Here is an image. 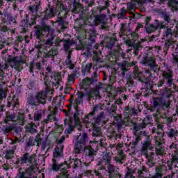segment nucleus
Wrapping results in <instances>:
<instances>
[{
    "label": "nucleus",
    "mask_w": 178,
    "mask_h": 178,
    "mask_svg": "<svg viewBox=\"0 0 178 178\" xmlns=\"http://www.w3.org/2000/svg\"><path fill=\"white\" fill-rule=\"evenodd\" d=\"M96 0H82V3L77 2L76 0L73 1L72 10L73 13H79L80 20H82L84 24L88 26H99L105 23L106 15L102 14L101 10L98 8H92L90 12L92 15H88L87 13L90 10L89 8H92L95 5Z\"/></svg>",
    "instance_id": "1"
},
{
    "label": "nucleus",
    "mask_w": 178,
    "mask_h": 178,
    "mask_svg": "<svg viewBox=\"0 0 178 178\" xmlns=\"http://www.w3.org/2000/svg\"><path fill=\"white\" fill-rule=\"evenodd\" d=\"M43 13L44 15H41L40 19H39L40 20V25H36L33 27L34 35L36 38H42L44 37V33H48L49 34L51 26L47 25V20L55 17L58 13V9L54 6H51L49 3Z\"/></svg>",
    "instance_id": "2"
},
{
    "label": "nucleus",
    "mask_w": 178,
    "mask_h": 178,
    "mask_svg": "<svg viewBox=\"0 0 178 178\" xmlns=\"http://www.w3.org/2000/svg\"><path fill=\"white\" fill-rule=\"evenodd\" d=\"M170 97H172V90L168 88L163 89L161 97H153L150 112L161 113V111H169L172 104Z\"/></svg>",
    "instance_id": "3"
},
{
    "label": "nucleus",
    "mask_w": 178,
    "mask_h": 178,
    "mask_svg": "<svg viewBox=\"0 0 178 178\" xmlns=\"http://www.w3.org/2000/svg\"><path fill=\"white\" fill-rule=\"evenodd\" d=\"M88 134L84 131L82 134L81 133H78L76 136H74L73 142L75 143V154H81V152L85 151L86 155H88L89 158H92V156H95V151L91 146H89L86 149V145L88 144Z\"/></svg>",
    "instance_id": "4"
},
{
    "label": "nucleus",
    "mask_w": 178,
    "mask_h": 178,
    "mask_svg": "<svg viewBox=\"0 0 178 178\" xmlns=\"http://www.w3.org/2000/svg\"><path fill=\"white\" fill-rule=\"evenodd\" d=\"M29 15L25 14L19 24L23 33H27L33 26H35V24H37V17H40V19H41V15H38L40 4L30 6L29 7Z\"/></svg>",
    "instance_id": "5"
},
{
    "label": "nucleus",
    "mask_w": 178,
    "mask_h": 178,
    "mask_svg": "<svg viewBox=\"0 0 178 178\" xmlns=\"http://www.w3.org/2000/svg\"><path fill=\"white\" fill-rule=\"evenodd\" d=\"M101 108L96 105L93 106L92 111L86 115L83 119V123L87 127H90V123L94 126H101L105 122V112L102 111L99 115L95 116V113L99 111Z\"/></svg>",
    "instance_id": "6"
},
{
    "label": "nucleus",
    "mask_w": 178,
    "mask_h": 178,
    "mask_svg": "<svg viewBox=\"0 0 178 178\" xmlns=\"http://www.w3.org/2000/svg\"><path fill=\"white\" fill-rule=\"evenodd\" d=\"M47 104V92H38L35 95H31L26 98V106L31 109H37L40 105Z\"/></svg>",
    "instance_id": "7"
},
{
    "label": "nucleus",
    "mask_w": 178,
    "mask_h": 178,
    "mask_svg": "<svg viewBox=\"0 0 178 178\" xmlns=\"http://www.w3.org/2000/svg\"><path fill=\"white\" fill-rule=\"evenodd\" d=\"M161 79L156 83V87L159 90H161L162 87H165V88H169V87H172V86H175V79H173V71L170 70L162 71L161 73Z\"/></svg>",
    "instance_id": "8"
},
{
    "label": "nucleus",
    "mask_w": 178,
    "mask_h": 178,
    "mask_svg": "<svg viewBox=\"0 0 178 178\" xmlns=\"http://www.w3.org/2000/svg\"><path fill=\"white\" fill-rule=\"evenodd\" d=\"M88 41L82 42L81 46L76 47L77 51H87L90 54L91 47L95 44L97 40V31L95 29H90L86 32Z\"/></svg>",
    "instance_id": "9"
},
{
    "label": "nucleus",
    "mask_w": 178,
    "mask_h": 178,
    "mask_svg": "<svg viewBox=\"0 0 178 178\" xmlns=\"http://www.w3.org/2000/svg\"><path fill=\"white\" fill-rule=\"evenodd\" d=\"M16 113L10 111H8L6 113L4 125H3V130H4L5 133H9V131H12V130H13L16 133L15 136H20V133H22L20 128H17L13 124L9 123V122H16Z\"/></svg>",
    "instance_id": "10"
},
{
    "label": "nucleus",
    "mask_w": 178,
    "mask_h": 178,
    "mask_svg": "<svg viewBox=\"0 0 178 178\" xmlns=\"http://www.w3.org/2000/svg\"><path fill=\"white\" fill-rule=\"evenodd\" d=\"M140 63H142V65H145V66H148L150 72H153L150 73V75H149V77L155 79L159 76V68H158V64H156L155 58L143 56L140 59Z\"/></svg>",
    "instance_id": "11"
},
{
    "label": "nucleus",
    "mask_w": 178,
    "mask_h": 178,
    "mask_svg": "<svg viewBox=\"0 0 178 178\" xmlns=\"http://www.w3.org/2000/svg\"><path fill=\"white\" fill-rule=\"evenodd\" d=\"M152 19V18L150 16L147 17L145 19V29L147 34H151V33H155V31H161V30H163V22H161L159 19H155L154 22L151 24L149 22H151Z\"/></svg>",
    "instance_id": "12"
},
{
    "label": "nucleus",
    "mask_w": 178,
    "mask_h": 178,
    "mask_svg": "<svg viewBox=\"0 0 178 178\" xmlns=\"http://www.w3.org/2000/svg\"><path fill=\"white\" fill-rule=\"evenodd\" d=\"M64 126L67 128L65 130V133L67 134H72L76 129V126H80V117L74 114L73 117H69L68 119L65 118L64 120Z\"/></svg>",
    "instance_id": "13"
},
{
    "label": "nucleus",
    "mask_w": 178,
    "mask_h": 178,
    "mask_svg": "<svg viewBox=\"0 0 178 178\" xmlns=\"http://www.w3.org/2000/svg\"><path fill=\"white\" fill-rule=\"evenodd\" d=\"M58 18L56 22L58 26H61V27L65 28V22L63 19V17L66 16V13H67V8L65 6L63 3H60L58 8Z\"/></svg>",
    "instance_id": "14"
},
{
    "label": "nucleus",
    "mask_w": 178,
    "mask_h": 178,
    "mask_svg": "<svg viewBox=\"0 0 178 178\" xmlns=\"http://www.w3.org/2000/svg\"><path fill=\"white\" fill-rule=\"evenodd\" d=\"M28 119H31V120H33L31 118V114H30V110L29 108L26 109H20L19 110L17 115H16V122H18L21 126L24 125V123H26V118Z\"/></svg>",
    "instance_id": "15"
},
{
    "label": "nucleus",
    "mask_w": 178,
    "mask_h": 178,
    "mask_svg": "<svg viewBox=\"0 0 178 178\" xmlns=\"http://www.w3.org/2000/svg\"><path fill=\"white\" fill-rule=\"evenodd\" d=\"M27 164L35 168V154L26 152L21 156V166H24V165Z\"/></svg>",
    "instance_id": "16"
},
{
    "label": "nucleus",
    "mask_w": 178,
    "mask_h": 178,
    "mask_svg": "<svg viewBox=\"0 0 178 178\" xmlns=\"http://www.w3.org/2000/svg\"><path fill=\"white\" fill-rule=\"evenodd\" d=\"M35 172L34 165H29L25 171H20V169L17 174L16 178H33V175Z\"/></svg>",
    "instance_id": "17"
},
{
    "label": "nucleus",
    "mask_w": 178,
    "mask_h": 178,
    "mask_svg": "<svg viewBox=\"0 0 178 178\" xmlns=\"http://www.w3.org/2000/svg\"><path fill=\"white\" fill-rule=\"evenodd\" d=\"M62 168L63 169H70V167L67 165L66 161L59 163L56 160H53L52 170L54 172H59Z\"/></svg>",
    "instance_id": "18"
},
{
    "label": "nucleus",
    "mask_w": 178,
    "mask_h": 178,
    "mask_svg": "<svg viewBox=\"0 0 178 178\" xmlns=\"http://www.w3.org/2000/svg\"><path fill=\"white\" fill-rule=\"evenodd\" d=\"M8 108H12L13 111H17L19 106H20V103L19 102V99L16 97H12L11 99L7 102Z\"/></svg>",
    "instance_id": "19"
},
{
    "label": "nucleus",
    "mask_w": 178,
    "mask_h": 178,
    "mask_svg": "<svg viewBox=\"0 0 178 178\" xmlns=\"http://www.w3.org/2000/svg\"><path fill=\"white\" fill-rule=\"evenodd\" d=\"M58 52V49L55 47H52L49 51H44L43 53V57L45 59L50 58L52 62H55V56H56V53Z\"/></svg>",
    "instance_id": "20"
},
{
    "label": "nucleus",
    "mask_w": 178,
    "mask_h": 178,
    "mask_svg": "<svg viewBox=\"0 0 178 178\" xmlns=\"http://www.w3.org/2000/svg\"><path fill=\"white\" fill-rule=\"evenodd\" d=\"M107 169L106 172L108 174V178H119L120 177V173L115 172V165H112L111 163L107 164Z\"/></svg>",
    "instance_id": "21"
},
{
    "label": "nucleus",
    "mask_w": 178,
    "mask_h": 178,
    "mask_svg": "<svg viewBox=\"0 0 178 178\" xmlns=\"http://www.w3.org/2000/svg\"><path fill=\"white\" fill-rule=\"evenodd\" d=\"M94 83H97V79H90L89 77H87L86 79L82 80L81 86V88L84 89V91H87L91 84H94Z\"/></svg>",
    "instance_id": "22"
},
{
    "label": "nucleus",
    "mask_w": 178,
    "mask_h": 178,
    "mask_svg": "<svg viewBox=\"0 0 178 178\" xmlns=\"http://www.w3.org/2000/svg\"><path fill=\"white\" fill-rule=\"evenodd\" d=\"M99 125H94L90 122L89 127H86L87 129L92 127V137H102V132H101V128Z\"/></svg>",
    "instance_id": "23"
},
{
    "label": "nucleus",
    "mask_w": 178,
    "mask_h": 178,
    "mask_svg": "<svg viewBox=\"0 0 178 178\" xmlns=\"http://www.w3.org/2000/svg\"><path fill=\"white\" fill-rule=\"evenodd\" d=\"M56 38V35L54 33H51L47 35V39L44 42L45 49H47V48H50V47H52L54 44H55Z\"/></svg>",
    "instance_id": "24"
},
{
    "label": "nucleus",
    "mask_w": 178,
    "mask_h": 178,
    "mask_svg": "<svg viewBox=\"0 0 178 178\" xmlns=\"http://www.w3.org/2000/svg\"><path fill=\"white\" fill-rule=\"evenodd\" d=\"M143 87L146 92H148V91H152V90H154V81L151 79H147L143 82Z\"/></svg>",
    "instance_id": "25"
},
{
    "label": "nucleus",
    "mask_w": 178,
    "mask_h": 178,
    "mask_svg": "<svg viewBox=\"0 0 178 178\" xmlns=\"http://www.w3.org/2000/svg\"><path fill=\"white\" fill-rule=\"evenodd\" d=\"M0 31L2 34H8V35H9V34H11V35H13V34H15L16 33V30L9 29V27L5 25V24H0Z\"/></svg>",
    "instance_id": "26"
},
{
    "label": "nucleus",
    "mask_w": 178,
    "mask_h": 178,
    "mask_svg": "<svg viewBox=\"0 0 178 178\" xmlns=\"http://www.w3.org/2000/svg\"><path fill=\"white\" fill-rule=\"evenodd\" d=\"M161 19H163V21H161V22L163 23V29H165V27H168V26H169V23H170V16L168 15V13L162 11L161 13Z\"/></svg>",
    "instance_id": "27"
},
{
    "label": "nucleus",
    "mask_w": 178,
    "mask_h": 178,
    "mask_svg": "<svg viewBox=\"0 0 178 178\" xmlns=\"http://www.w3.org/2000/svg\"><path fill=\"white\" fill-rule=\"evenodd\" d=\"M126 159V154H124V150H120L117 156L114 157V161L117 162V163H123V161Z\"/></svg>",
    "instance_id": "28"
},
{
    "label": "nucleus",
    "mask_w": 178,
    "mask_h": 178,
    "mask_svg": "<svg viewBox=\"0 0 178 178\" xmlns=\"http://www.w3.org/2000/svg\"><path fill=\"white\" fill-rule=\"evenodd\" d=\"M115 120L117 123V127L118 129H123V127L126 124V121L123 120V117L120 115H118L115 117Z\"/></svg>",
    "instance_id": "29"
},
{
    "label": "nucleus",
    "mask_w": 178,
    "mask_h": 178,
    "mask_svg": "<svg viewBox=\"0 0 178 178\" xmlns=\"http://www.w3.org/2000/svg\"><path fill=\"white\" fill-rule=\"evenodd\" d=\"M63 148H65L63 145H60V147H55L54 152H53L54 158H61V156H63Z\"/></svg>",
    "instance_id": "30"
},
{
    "label": "nucleus",
    "mask_w": 178,
    "mask_h": 178,
    "mask_svg": "<svg viewBox=\"0 0 178 178\" xmlns=\"http://www.w3.org/2000/svg\"><path fill=\"white\" fill-rule=\"evenodd\" d=\"M111 74L108 76V85L113 86L116 81V70L115 68L111 70Z\"/></svg>",
    "instance_id": "31"
},
{
    "label": "nucleus",
    "mask_w": 178,
    "mask_h": 178,
    "mask_svg": "<svg viewBox=\"0 0 178 178\" xmlns=\"http://www.w3.org/2000/svg\"><path fill=\"white\" fill-rule=\"evenodd\" d=\"M25 130L27 133L34 134V133H37V125L33 122H31L26 125Z\"/></svg>",
    "instance_id": "32"
},
{
    "label": "nucleus",
    "mask_w": 178,
    "mask_h": 178,
    "mask_svg": "<svg viewBox=\"0 0 178 178\" xmlns=\"http://www.w3.org/2000/svg\"><path fill=\"white\" fill-rule=\"evenodd\" d=\"M113 56L115 60L119 61L120 59H124V57L126 56V54L123 53V51H120L119 50H115Z\"/></svg>",
    "instance_id": "33"
},
{
    "label": "nucleus",
    "mask_w": 178,
    "mask_h": 178,
    "mask_svg": "<svg viewBox=\"0 0 178 178\" xmlns=\"http://www.w3.org/2000/svg\"><path fill=\"white\" fill-rule=\"evenodd\" d=\"M147 126L145 124H136L134 126V134L137 136V133L140 131V134L143 133V130L145 129Z\"/></svg>",
    "instance_id": "34"
},
{
    "label": "nucleus",
    "mask_w": 178,
    "mask_h": 178,
    "mask_svg": "<svg viewBox=\"0 0 178 178\" xmlns=\"http://www.w3.org/2000/svg\"><path fill=\"white\" fill-rule=\"evenodd\" d=\"M91 67H92V63H88L86 65L85 67L82 69L83 76H88L91 73Z\"/></svg>",
    "instance_id": "35"
},
{
    "label": "nucleus",
    "mask_w": 178,
    "mask_h": 178,
    "mask_svg": "<svg viewBox=\"0 0 178 178\" xmlns=\"http://www.w3.org/2000/svg\"><path fill=\"white\" fill-rule=\"evenodd\" d=\"M143 147L147 148L149 150L152 149V145H151V138H149V136H146V138L143 143Z\"/></svg>",
    "instance_id": "36"
},
{
    "label": "nucleus",
    "mask_w": 178,
    "mask_h": 178,
    "mask_svg": "<svg viewBox=\"0 0 178 178\" xmlns=\"http://www.w3.org/2000/svg\"><path fill=\"white\" fill-rule=\"evenodd\" d=\"M127 15V10H126V8L123 7L120 9V13L117 15L118 19H121L123 20V19H126V16Z\"/></svg>",
    "instance_id": "37"
},
{
    "label": "nucleus",
    "mask_w": 178,
    "mask_h": 178,
    "mask_svg": "<svg viewBox=\"0 0 178 178\" xmlns=\"http://www.w3.org/2000/svg\"><path fill=\"white\" fill-rule=\"evenodd\" d=\"M20 136V134L19 135H17L16 136V140H12L10 144L11 145H13L12 147V149H10L11 151H16V148H17V144H19V143H20V139H17V137Z\"/></svg>",
    "instance_id": "38"
},
{
    "label": "nucleus",
    "mask_w": 178,
    "mask_h": 178,
    "mask_svg": "<svg viewBox=\"0 0 178 178\" xmlns=\"http://www.w3.org/2000/svg\"><path fill=\"white\" fill-rule=\"evenodd\" d=\"M167 136L169 138H173V137H177L178 131L177 129H175L171 128L168 131H167Z\"/></svg>",
    "instance_id": "39"
},
{
    "label": "nucleus",
    "mask_w": 178,
    "mask_h": 178,
    "mask_svg": "<svg viewBox=\"0 0 178 178\" xmlns=\"http://www.w3.org/2000/svg\"><path fill=\"white\" fill-rule=\"evenodd\" d=\"M65 65L70 70H73V69H74V65H73V61H72L71 56H67V58L65 60Z\"/></svg>",
    "instance_id": "40"
},
{
    "label": "nucleus",
    "mask_w": 178,
    "mask_h": 178,
    "mask_svg": "<svg viewBox=\"0 0 178 178\" xmlns=\"http://www.w3.org/2000/svg\"><path fill=\"white\" fill-rule=\"evenodd\" d=\"M38 70H35V65L34 63H31L30 66H29V72L32 76H37L38 74Z\"/></svg>",
    "instance_id": "41"
},
{
    "label": "nucleus",
    "mask_w": 178,
    "mask_h": 178,
    "mask_svg": "<svg viewBox=\"0 0 178 178\" xmlns=\"http://www.w3.org/2000/svg\"><path fill=\"white\" fill-rule=\"evenodd\" d=\"M14 155H15V151L9 149L6 152L4 158L7 161H9V159H12V158H13Z\"/></svg>",
    "instance_id": "42"
},
{
    "label": "nucleus",
    "mask_w": 178,
    "mask_h": 178,
    "mask_svg": "<svg viewBox=\"0 0 178 178\" xmlns=\"http://www.w3.org/2000/svg\"><path fill=\"white\" fill-rule=\"evenodd\" d=\"M70 47H72V40H65L63 44L64 51H65V52H69V51H70Z\"/></svg>",
    "instance_id": "43"
},
{
    "label": "nucleus",
    "mask_w": 178,
    "mask_h": 178,
    "mask_svg": "<svg viewBox=\"0 0 178 178\" xmlns=\"http://www.w3.org/2000/svg\"><path fill=\"white\" fill-rule=\"evenodd\" d=\"M175 44V42H173L172 40H166L165 42V45H164V51H168L169 49L170 48V47H172V48H173V44Z\"/></svg>",
    "instance_id": "44"
},
{
    "label": "nucleus",
    "mask_w": 178,
    "mask_h": 178,
    "mask_svg": "<svg viewBox=\"0 0 178 178\" xmlns=\"http://www.w3.org/2000/svg\"><path fill=\"white\" fill-rule=\"evenodd\" d=\"M165 37L166 40H172L173 38V31H172V29L168 28L165 31Z\"/></svg>",
    "instance_id": "45"
},
{
    "label": "nucleus",
    "mask_w": 178,
    "mask_h": 178,
    "mask_svg": "<svg viewBox=\"0 0 178 178\" xmlns=\"http://www.w3.org/2000/svg\"><path fill=\"white\" fill-rule=\"evenodd\" d=\"M127 6L129 12H134V10L136 9V7L137 6V3H136V1H131L130 3H127Z\"/></svg>",
    "instance_id": "46"
},
{
    "label": "nucleus",
    "mask_w": 178,
    "mask_h": 178,
    "mask_svg": "<svg viewBox=\"0 0 178 178\" xmlns=\"http://www.w3.org/2000/svg\"><path fill=\"white\" fill-rule=\"evenodd\" d=\"M103 161H105L106 162V165L108 163H111V161H112V156H111V153H106L103 156Z\"/></svg>",
    "instance_id": "47"
},
{
    "label": "nucleus",
    "mask_w": 178,
    "mask_h": 178,
    "mask_svg": "<svg viewBox=\"0 0 178 178\" xmlns=\"http://www.w3.org/2000/svg\"><path fill=\"white\" fill-rule=\"evenodd\" d=\"M16 19H17V17H14L13 15L9 14L7 15V22L10 24H12L13 23H16Z\"/></svg>",
    "instance_id": "48"
},
{
    "label": "nucleus",
    "mask_w": 178,
    "mask_h": 178,
    "mask_svg": "<svg viewBox=\"0 0 178 178\" xmlns=\"http://www.w3.org/2000/svg\"><path fill=\"white\" fill-rule=\"evenodd\" d=\"M42 140L43 139L42 138H41V135L38 134L35 138V143H36V146L40 147V145H41V143H42Z\"/></svg>",
    "instance_id": "49"
},
{
    "label": "nucleus",
    "mask_w": 178,
    "mask_h": 178,
    "mask_svg": "<svg viewBox=\"0 0 178 178\" xmlns=\"http://www.w3.org/2000/svg\"><path fill=\"white\" fill-rule=\"evenodd\" d=\"M153 51L154 49H152V47H147L145 51L146 56H149L152 58V55H154Z\"/></svg>",
    "instance_id": "50"
},
{
    "label": "nucleus",
    "mask_w": 178,
    "mask_h": 178,
    "mask_svg": "<svg viewBox=\"0 0 178 178\" xmlns=\"http://www.w3.org/2000/svg\"><path fill=\"white\" fill-rule=\"evenodd\" d=\"M12 62H14L15 65L19 66V65H23L24 63V60L23 58L17 59L16 58H13L11 59Z\"/></svg>",
    "instance_id": "51"
},
{
    "label": "nucleus",
    "mask_w": 178,
    "mask_h": 178,
    "mask_svg": "<svg viewBox=\"0 0 178 178\" xmlns=\"http://www.w3.org/2000/svg\"><path fill=\"white\" fill-rule=\"evenodd\" d=\"M51 80L49 79V76L48 75H47V72L46 74L44 75V86L46 87H50L51 86Z\"/></svg>",
    "instance_id": "52"
},
{
    "label": "nucleus",
    "mask_w": 178,
    "mask_h": 178,
    "mask_svg": "<svg viewBox=\"0 0 178 178\" xmlns=\"http://www.w3.org/2000/svg\"><path fill=\"white\" fill-rule=\"evenodd\" d=\"M35 145V140L34 138L30 137L26 143V147H33Z\"/></svg>",
    "instance_id": "53"
},
{
    "label": "nucleus",
    "mask_w": 178,
    "mask_h": 178,
    "mask_svg": "<svg viewBox=\"0 0 178 178\" xmlns=\"http://www.w3.org/2000/svg\"><path fill=\"white\" fill-rule=\"evenodd\" d=\"M42 118V113L40 111L35 113L34 114V120L35 122H38Z\"/></svg>",
    "instance_id": "54"
},
{
    "label": "nucleus",
    "mask_w": 178,
    "mask_h": 178,
    "mask_svg": "<svg viewBox=\"0 0 178 178\" xmlns=\"http://www.w3.org/2000/svg\"><path fill=\"white\" fill-rule=\"evenodd\" d=\"M124 119H130V112L129 111V107H126L123 111Z\"/></svg>",
    "instance_id": "55"
},
{
    "label": "nucleus",
    "mask_w": 178,
    "mask_h": 178,
    "mask_svg": "<svg viewBox=\"0 0 178 178\" xmlns=\"http://www.w3.org/2000/svg\"><path fill=\"white\" fill-rule=\"evenodd\" d=\"M13 163L17 166H22V156L20 158H16L15 160L13 161Z\"/></svg>",
    "instance_id": "56"
},
{
    "label": "nucleus",
    "mask_w": 178,
    "mask_h": 178,
    "mask_svg": "<svg viewBox=\"0 0 178 178\" xmlns=\"http://www.w3.org/2000/svg\"><path fill=\"white\" fill-rule=\"evenodd\" d=\"M127 84L128 87H134V81L133 80V78L130 77L127 79Z\"/></svg>",
    "instance_id": "57"
},
{
    "label": "nucleus",
    "mask_w": 178,
    "mask_h": 178,
    "mask_svg": "<svg viewBox=\"0 0 178 178\" xmlns=\"http://www.w3.org/2000/svg\"><path fill=\"white\" fill-rule=\"evenodd\" d=\"M101 170H105V167L102 166V167H100V169H99V170H95L94 171L95 175V176H98V177L102 176V175H101Z\"/></svg>",
    "instance_id": "58"
},
{
    "label": "nucleus",
    "mask_w": 178,
    "mask_h": 178,
    "mask_svg": "<svg viewBox=\"0 0 178 178\" xmlns=\"http://www.w3.org/2000/svg\"><path fill=\"white\" fill-rule=\"evenodd\" d=\"M118 41V39L115 37H112L110 39L109 45L110 47H114L115 44H116V42Z\"/></svg>",
    "instance_id": "59"
},
{
    "label": "nucleus",
    "mask_w": 178,
    "mask_h": 178,
    "mask_svg": "<svg viewBox=\"0 0 178 178\" xmlns=\"http://www.w3.org/2000/svg\"><path fill=\"white\" fill-rule=\"evenodd\" d=\"M34 86H35V81H30L29 84L26 86L27 88L29 90H33L34 88Z\"/></svg>",
    "instance_id": "60"
},
{
    "label": "nucleus",
    "mask_w": 178,
    "mask_h": 178,
    "mask_svg": "<svg viewBox=\"0 0 178 178\" xmlns=\"http://www.w3.org/2000/svg\"><path fill=\"white\" fill-rule=\"evenodd\" d=\"M84 26H87V24H79L78 25H76L74 29L75 30H76V31H80V30H81L82 29H84Z\"/></svg>",
    "instance_id": "61"
},
{
    "label": "nucleus",
    "mask_w": 178,
    "mask_h": 178,
    "mask_svg": "<svg viewBox=\"0 0 178 178\" xmlns=\"http://www.w3.org/2000/svg\"><path fill=\"white\" fill-rule=\"evenodd\" d=\"M148 149H148L147 147H142L140 152L143 155H144L145 156H148V155H149Z\"/></svg>",
    "instance_id": "62"
},
{
    "label": "nucleus",
    "mask_w": 178,
    "mask_h": 178,
    "mask_svg": "<svg viewBox=\"0 0 178 178\" xmlns=\"http://www.w3.org/2000/svg\"><path fill=\"white\" fill-rule=\"evenodd\" d=\"M76 74H72L68 76V80L69 81H71L72 83H74L76 81Z\"/></svg>",
    "instance_id": "63"
},
{
    "label": "nucleus",
    "mask_w": 178,
    "mask_h": 178,
    "mask_svg": "<svg viewBox=\"0 0 178 178\" xmlns=\"http://www.w3.org/2000/svg\"><path fill=\"white\" fill-rule=\"evenodd\" d=\"M82 101L76 98L74 101V108H79V105L81 104Z\"/></svg>",
    "instance_id": "64"
}]
</instances>
